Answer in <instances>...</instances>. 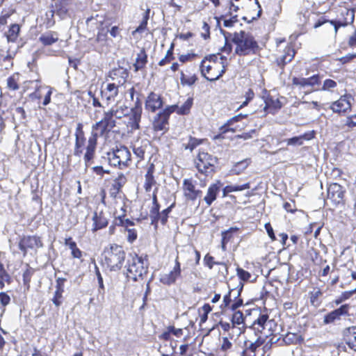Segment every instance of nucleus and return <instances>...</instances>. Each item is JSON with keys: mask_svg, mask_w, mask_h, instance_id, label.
Returning <instances> with one entry per match:
<instances>
[{"mask_svg": "<svg viewBox=\"0 0 356 356\" xmlns=\"http://www.w3.org/2000/svg\"><path fill=\"white\" fill-rule=\"evenodd\" d=\"M152 207L149 211V217L151 219V224L154 225L156 227H157V224L159 222V209L160 206L157 201V197L155 194L153 195L152 197Z\"/></svg>", "mask_w": 356, "mask_h": 356, "instance_id": "obj_23", "label": "nucleus"}, {"mask_svg": "<svg viewBox=\"0 0 356 356\" xmlns=\"http://www.w3.org/2000/svg\"><path fill=\"white\" fill-rule=\"evenodd\" d=\"M195 77L191 76L190 78H186L183 72H181V82L183 85H188L191 86L195 82Z\"/></svg>", "mask_w": 356, "mask_h": 356, "instance_id": "obj_61", "label": "nucleus"}, {"mask_svg": "<svg viewBox=\"0 0 356 356\" xmlns=\"http://www.w3.org/2000/svg\"><path fill=\"white\" fill-rule=\"evenodd\" d=\"M233 290H229V293L223 297V304L220 305V308L224 309L228 307L232 301L231 294Z\"/></svg>", "mask_w": 356, "mask_h": 356, "instance_id": "obj_59", "label": "nucleus"}, {"mask_svg": "<svg viewBox=\"0 0 356 356\" xmlns=\"http://www.w3.org/2000/svg\"><path fill=\"white\" fill-rule=\"evenodd\" d=\"M10 298L4 292L0 293V302L3 306H6L10 303Z\"/></svg>", "mask_w": 356, "mask_h": 356, "instance_id": "obj_64", "label": "nucleus"}, {"mask_svg": "<svg viewBox=\"0 0 356 356\" xmlns=\"http://www.w3.org/2000/svg\"><path fill=\"white\" fill-rule=\"evenodd\" d=\"M106 32L109 33L113 38L122 37L120 28L118 26H112L110 29L107 30Z\"/></svg>", "mask_w": 356, "mask_h": 356, "instance_id": "obj_62", "label": "nucleus"}, {"mask_svg": "<svg viewBox=\"0 0 356 356\" xmlns=\"http://www.w3.org/2000/svg\"><path fill=\"white\" fill-rule=\"evenodd\" d=\"M248 114H242V113L236 115L227 121V125H234V124L235 122H239V121L242 120L243 119L246 118L248 117Z\"/></svg>", "mask_w": 356, "mask_h": 356, "instance_id": "obj_55", "label": "nucleus"}, {"mask_svg": "<svg viewBox=\"0 0 356 356\" xmlns=\"http://www.w3.org/2000/svg\"><path fill=\"white\" fill-rule=\"evenodd\" d=\"M149 9H147L144 15H143V19L140 23V24L138 26V28L136 29V30H134L133 32H132V35H135L137 33H142L146 29H147V21L149 19Z\"/></svg>", "mask_w": 356, "mask_h": 356, "instance_id": "obj_37", "label": "nucleus"}, {"mask_svg": "<svg viewBox=\"0 0 356 356\" xmlns=\"http://www.w3.org/2000/svg\"><path fill=\"white\" fill-rule=\"evenodd\" d=\"M43 246L41 238L38 236H26L21 238L19 242V248L25 255L29 250H37Z\"/></svg>", "mask_w": 356, "mask_h": 356, "instance_id": "obj_8", "label": "nucleus"}, {"mask_svg": "<svg viewBox=\"0 0 356 356\" xmlns=\"http://www.w3.org/2000/svg\"><path fill=\"white\" fill-rule=\"evenodd\" d=\"M113 128V126L101 120L92 125V134L89 138L95 139V141L97 142L99 136H102L104 134L108 133Z\"/></svg>", "mask_w": 356, "mask_h": 356, "instance_id": "obj_12", "label": "nucleus"}, {"mask_svg": "<svg viewBox=\"0 0 356 356\" xmlns=\"http://www.w3.org/2000/svg\"><path fill=\"white\" fill-rule=\"evenodd\" d=\"M346 341L350 348L356 350V327L348 329L346 334Z\"/></svg>", "mask_w": 356, "mask_h": 356, "instance_id": "obj_31", "label": "nucleus"}, {"mask_svg": "<svg viewBox=\"0 0 356 356\" xmlns=\"http://www.w3.org/2000/svg\"><path fill=\"white\" fill-rule=\"evenodd\" d=\"M163 105V101L160 95L154 92H151L147 97L145 102V108L151 112H155Z\"/></svg>", "mask_w": 356, "mask_h": 356, "instance_id": "obj_16", "label": "nucleus"}, {"mask_svg": "<svg viewBox=\"0 0 356 356\" xmlns=\"http://www.w3.org/2000/svg\"><path fill=\"white\" fill-rule=\"evenodd\" d=\"M154 166L152 164L147 171L145 175V181L144 184V188L146 191H150L153 185L156 184V181L154 179L153 173H154Z\"/></svg>", "mask_w": 356, "mask_h": 356, "instance_id": "obj_29", "label": "nucleus"}, {"mask_svg": "<svg viewBox=\"0 0 356 356\" xmlns=\"http://www.w3.org/2000/svg\"><path fill=\"white\" fill-rule=\"evenodd\" d=\"M92 220L93 227L92 228V231L93 232L106 227L108 225V220L104 216L102 212H100L99 213L95 212L93 215Z\"/></svg>", "mask_w": 356, "mask_h": 356, "instance_id": "obj_24", "label": "nucleus"}, {"mask_svg": "<svg viewBox=\"0 0 356 356\" xmlns=\"http://www.w3.org/2000/svg\"><path fill=\"white\" fill-rule=\"evenodd\" d=\"M250 344L248 345V342H245L247 346V349L251 350L252 353H254L256 350L263 343V340L261 339L260 337H258L255 341L252 342L249 341Z\"/></svg>", "mask_w": 356, "mask_h": 356, "instance_id": "obj_49", "label": "nucleus"}, {"mask_svg": "<svg viewBox=\"0 0 356 356\" xmlns=\"http://www.w3.org/2000/svg\"><path fill=\"white\" fill-rule=\"evenodd\" d=\"M180 263L178 261V257L175 259V265L173 269L168 273H164L160 275V282L170 286L175 284L176 280L181 275Z\"/></svg>", "mask_w": 356, "mask_h": 356, "instance_id": "obj_10", "label": "nucleus"}, {"mask_svg": "<svg viewBox=\"0 0 356 356\" xmlns=\"http://www.w3.org/2000/svg\"><path fill=\"white\" fill-rule=\"evenodd\" d=\"M122 86H118L117 83H108L104 88L101 90V97L105 101L107 106L114 102L120 96V90Z\"/></svg>", "mask_w": 356, "mask_h": 356, "instance_id": "obj_7", "label": "nucleus"}, {"mask_svg": "<svg viewBox=\"0 0 356 356\" xmlns=\"http://www.w3.org/2000/svg\"><path fill=\"white\" fill-rule=\"evenodd\" d=\"M148 261L147 256L144 258L137 254L131 255V259L129 261L127 276L134 281L143 279L147 275Z\"/></svg>", "mask_w": 356, "mask_h": 356, "instance_id": "obj_3", "label": "nucleus"}, {"mask_svg": "<svg viewBox=\"0 0 356 356\" xmlns=\"http://www.w3.org/2000/svg\"><path fill=\"white\" fill-rule=\"evenodd\" d=\"M249 165V162L248 160H243L240 162L236 163L234 166L232 168V171L236 175L242 172Z\"/></svg>", "mask_w": 356, "mask_h": 356, "instance_id": "obj_42", "label": "nucleus"}, {"mask_svg": "<svg viewBox=\"0 0 356 356\" xmlns=\"http://www.w3.org/2000/svg\"><path fill=\"white\" fill-rule=\"evenodd\" d=\"M241 129H239V130ZM238 130V127H234L233 125H227V122L220 127V131H222V134H226L228 131L234 133Z\"/></svg>", "mask_w": 356, "mask_h": 356, "instance_id": "obj_60", "label": "nucleus"}, {"mask_svg": "<svg viewBox=\"0 0 356 356\" xmlns=\"http://www.w3.org/2000/svg\"><path fill=\"white\" fill-rule=\"evenodd\" d=\"M107 156L109 164L120 169L129 166L131 161V152L124 146H120L113 152H108Z\"/></svg>", "mask_w": 356, "mask_h": 356, "instance_id": "obj_4", "label": "nucleus"}, {"mask_svg": "<svg viewBox=\"0 0 356 356\" xmlns=\"http://www.w3.org/2000/svg\"><path fill=\"white\" fill-rule=\"evenodd\" d=\"M58 40V35L57 33L49 31L42 34L39 38V41L42 44L47 46L51 45Z\"/></svg>", "mask_w": 356, "mask_h": 356, "instance_id": "obj_27", "label": "nucleus"}, {"mask_svg": "<svg viewBox=\"0 0 356 356\" xmlns=\"http://www.w3.org/2000/svg\"><path fill=\"white\" fill-rule=\"evenodd\" d=\"M193 103V99L188 97L186 101L181 106L172 105L170 107H173V112H176L179 115H187L189 113Z\"/></svg>", "mask_w": 356, "mask_h": 356, "instance_id": "obj_25", "label": "nucleus"}, {"mask_svg": "<svg viewBox=\"0 0 356 356\" xmlns=\"http://www.w3.org/2000/svg\"><path fill=\"white\" fill-rule=\"evenodd\" d=\"M133 151L139 160L143 159L145 149L143 146L137 147L136 145H134Z\"/></svg>", "mask_w": 356, "mask_h": 356, "instance_id": "obj_57", "label": "nucleus"}, {"mask_svg": "<svg viewBox=\"0 0 356 356\" xmlns=\"http://www.w3.org/2000/svg\"><path fill=\"white\" fill-rule=\"evenodd\" d=\"M19 31L20 27L18 24H12L8 31L6 33V38L8 41L12 42H15L19 36Z\"/></svg>", "mask_w": 356, "mask_h": 356, "instance_id": "obj_32", "label": "nucleus"}, {"mask_svg": "<svg viewBox=\"0 0 356 356\" xmlns=\"http://www.w3.org/2000/svg\"><path fill=\"white\" fill-rule=\"evenodd\" d=\"M228 34L231 37L232 42L236 45L235 54L245 56L255 54L259 50L257 41L250 33L241 31Z\"/></svg>", "mask_w": 356, "mask_h": 356, "instance_id": "obj_1", "label": "nucleus"}, {"mask_svg": "<svg viewBox=\"0 0 356 356\" xmlns=\"http://www.w3.org/2000/svg\"><path fill=\"white\" fill-rule=\"evenodd\" d=\"M102 256L104 265L110 270L117 271L121 269L124 264L125 252L122 246L117 244H111L105 248Z\"/></svg>", "mask_w": 356, "mask_h": 356, "instance_id": "obj_2", "label": "nucleus"}, {"mask_svg": "<svg viewBox=\"0 0 356 356\" xmlns=\"http://www.w3.org/2000/svg\"><path fill=\"white\" fill-rule=\"evenodd\" d=\"M173 107H167L157 115L153 124L156 131H164L168 129V118L170 115L173 113Z\"/></svg>", "mask_w": 356, "mask_h": 356, "instance_id": "obj_9", "label": "nucleus"}, {"mask_svg": "<svg viewBox=\"0 0 356 356\" xmlns=\"http://www.w3.org/2000/svg\"><path fill=\"white\" fill-rule=\"evenodd\" d=\"M115 115H116V113H113V109L111 107L109 110L104 112L102 120L114 127L115 126V121L113 120Z\"/></svg>", "mask_w": 356, "mask_h": 356, "instance_id": "obj_39", "label": "nucleus"}, {"mask_svg": "<svg viewBox=\"0 0 356 356\" xmlns=\"http://www.w3.org/2000/svg\"><path fill=\"white\" fill-rule=\"evenodd\" d=\"M292 84L299 87L300 89H305L306 88V78L302 77H293L292 79Z\"/></svg>", "mask_w": 356, "mask_h": 356, "instance_id": "obj_50", "label": "nucleus"}, {"mask_svg": "<svg viewBox=\"0 0 356 356\" xmlns=\"http://www.w3.org/2000/svg\"><path fill=\"white\" fill-rule=\"evenodd\" d=\"M183 190L185 197L190 200H195L202 196V191L195 189L192 179H185L183 181Z\"/></svg>", "mask_w": 356, "mask_h": 356, "instance_id": "obj_11", "label": "nucleus"}, {"mask_svg": "<svg viewBox=\"0 0 356 356\" xmlns=\"http://www.w3.org/2000/svg\"><path fill=\"white\" fill-rule=\"evenodd\" d=\"M314 137V131L305 133L302 135L286 139L287 145L300 146L303 144L304 140H311Z\"/></svg>", "mask_w": 356, "mask_h": 356, "instance_id": "obj_21", "label": "nucleus"}, {"mask_svg": "<svg viewBox=\"0 0 356 356\" xmlns=\"http://www.w3.org/2000/svg\"><path fill=\"white\" fill-rule=\"evenodd\" d=\"M56 13L61 18H65L67 14V6L56 4Z\"/></svg>", "mask_w": 356, "mask_h": 356, "instance_id": "obj_52", "label": "nucleus"}, {"mask_svg": "<svg viewBox=\"0 0 356 356\" xmlns=\"http://www.w3.org/2000/svg\"><path fill=\"white\" fill-rule=\"evenodd\" d=\"M342 187L338 184H332L327 188V198L335 203H339L343 198Z\"/></svg>", "mask_w": 356, "mask_h": 356, "instance_id": "obj_15", "label": "nucleus"}, {"mask_svg": "<svg viewBox=\"0 0 356 356\" xmlns=\"http://www.w3.org/2000/svg\"><path fill=\"white\" fill-rule=\"evenodd\" d=\"M204 60L209 64H212L213 63H227V58L223 56H220V57L218 58L216 55H210L209 57H206Z\"/></svg>", "mask_w": 356, "mask_h": 356, "instance_id": "obj_44", "label": "nucleus"}, {"mask_svg": "<svg viewBox=\"0 0 356 356\" xmlns=\"http://www.w3.org/2000/svg\"><path fill=\"white\" fill-rule=\"evenodd\" d=\"M345 15L347 16L344 22L339 21H330V23L334 25L335 33L337 32L338 29L340 26H346L349 24H352L354 21L355 10H346Z\"/></svg>", "mask_w": 356, "mask_h": 356, "instance_id": "obj_26", "label": "nucleus"}, {"mask_svg": "<svg viewBox=\"0 0 356 356\" xmlns=\"http://www.w3.org/2000/svg\"><path fill=\"white\" fill-rule=\"evenodd\" d=\"M110 77L113 81V83H117L118 86H123L128 77V72L123 67L115 68L110 72Z\"/></svg>", "mask_w": 356, "mask_h": 356, "instance_id": "obj_18", "label": "nucleus"}, {"mask_svg": "<svg viewBox=\"0 0 356 356\" xmlns=\"http://www.w3.org/2000/svg\"><path fill=\"white\" fill-rule=\"evenodd\" d=\"M320 85L321 79L318 75L316 74L309 78H306V88H310V89L305 92V93L308 94L313 91L318 90Z\"/></svg>", "mask_w": 356, "mask_h": 356, "instance_id": "obj_28", "label": "nucleus"}, {"mask_svg": "<svg viewBox=\"0 0 356 356\" xmlns=\"http://www.w3.org/2000/svg\"><path fill=\"white\" fill-rule=\"evenodd\" d=\"M216 163V157L207 152H200L195 160V166L200 172L209 175L213 172Z\"/></svg>", "mask_w": 356, "mask_h": 356, "instance_id": "obj_6", "label": "nucleus"}, {"mask_svg": "<svg viewBox=\"0 0 356 356\" xmlns=\"http://www.w3.org/2000/svg\"><path fill=\"white\" fill-rule=\"evenodd\" d=\"M295 56V51L291 46H286L284 49V52L277 56L276 63L281 69H284L285 65L292 60Z\"/></svg>", "mask_w": 356, "mask_h": 356, "instance_id": "obj_17", "label": "nucleus"}, {"mask_svg": "<svg viewBox=\"0 0 356 356\" xmlns=\"http://www.w3.org/2000/svg\"><path fill=\"white\" fill-rule=\"evenodd\" d=\"M202 143V140H198L195 138L190 137L187 144H184L186 149L193 150L197 145Z\"/></svg>", "mask_w": 356, "mask_h": 356, "instance_id": "obj_45", "label": "nucleus"}, {"mask_svg": "<svg viewBox=\"0 0 356 356\" xmlns=\"http://www.w3.org/2000/svg\"><path fill=\"white\" fill-rule=\"evenodd\" d=\"M149 9H147L144 15H143V19L140 23V24L138 26V28L136 29V30H134L133 32H132V35H135L137 33H142L146 29H147V21L149 19Z\"/></svg>", "mask_w": 356, "mask_h": 356, "instance_id": "obj_38", "label": "nucleus"}, {"mask_svg": "<svg viewBox=\"0 0 356 356\" xmlns=\"http://www.w3.org/2000/svg\"><path fill=\"white\" fill-rule=\"evenodd\" d=\"M337 82L332 79H326L323 82L322 90L331 91L333 88L337 87Z\"/></svg>", "mask_w": 356, "mask_h": 356, "instance_id": "obj_53", "label": "nucleus"}, {"mask_svg": "<svg viewBox=\"0 0 356 356\" xmlns=\"http://www.w3.org/2000/svg\"><path fill=\"white\" fill-rule=\"evenodd\" d=\"M11 282L10 276L7 273L4 269L3 265L0 263V286L1 289L4 287V283L10 284Z\"/></svg>", "mask_w": 356, "mask_h": 356, "instance_id": "obj_41", "label": "nucleus"}, {"mask_svg": "<svg viewBox=\"0 0 356 356\" xmlns=\"http://www.w3.org/2000/svg\"><path fill=\"white\" fill-rule=\"evenodd\" d=\"M142 108L140 106H136L129 110V121L128 124L132 129H139V122L141 118Z\"/></svg>", "mask_w": 356, "mask_h": 356, "instance_id": "obj_19", "label": "nucleus"}, {"mask_svg": "<svg viewBox=\"0 0 356 356\" xmlns=\"http://www.w3.org/2000/svg\"><path fill=\"white\" fill-rule=\"evenodd\" d=\"M227 63H213L212 64L207 63L205 60H202L200 65L202 75L208 81H214L220 79L226 71Z\"/></svg>", "mask_w": 356, "mask_h": 356, "instance_id": "obj_5", "label": "nucleus"}, {"mask_svg": "<svg viewBox=\"0 0 356 356\" xmlns=\"http://www.w3.org/2000/svg\"><path fill=\"white\" fill-rule=\"evenodd\" d=\"M96 146H97V142L95 141V139L88 138V145L86 147V152L85 153L84 158H83L86 168H88L90 166V161L94 158Z\"/></svg>", "mask_w": 356, "mask_h": 356, "instance_id": "obj_20", "label": "nucleus"}, {"mask_svg": "<svg viewBox=\"0 0 356 356\" xmlns=\"http://www.w3.org/2000/svg\"><path fill=\"white\" fill-rule=\"evenodd\" d=\"M220 188V183L211 184L207 191L204 200L208 206H210L216 199L217 194L219 193Z\"/></svg>", "mask_w": 356, "mask_h": 356, "instance_id": "obj_22", "label": "nucleus"}, {"mask_svg": "<svg viewBox=\"0 0 356 356\" xmlns=\"http://www.w3.org/2000/svg\"><path fill=\"white\" fill-rule=\"evenodd\" d=\"M237 230V228L231 227L228 230L222 232V243H227L232 238V233Z\"/></svg>", "mask_w": 356, "mask_h": 356, "instance_id": "obj_54", "label": "nucleus"}, {"mask_svg": "<svg viewBox=\"0 0 356 356\" xmlns=\"http://www.w3.org/2000/svg\"><path fill=\"white\" fill-rule=\"evenodd\" d=\"M113 113H116L115 118L118 119L122 118L123 116H126L129 115V108L126 106H118V104H116L115 106H113Z\"/></svg>", "mask_w": 356, "mask_h": 356, "instance_id": "obj_35", "label": "nucleus"}, {"mask_svg": "<svg viewBox=\"0 0 356 356\" xmlns=\"http://www.w3.org/2000/svg\"><path fill=\"white\" fill-rule=\"evenodd\" d=\"M268 318L267 314L260 315L259 317L256 319L250 328L253 329L255 332H262L265 328V324Z\"/></svg>", "mask_w": 356, "mask_h": 356, "instance_id": "obj_30", "label": "nucleus"}, {"mask_svg": "<svg viewBox=\"0 0 356 356\" xmlns=\"http://www.w3.org/2000/svg\"><path fill=\"white\" fill-rule=\"evenodd\" d=\"M250 186L249 183H246L243 185H232V186H227L223 189V195L225 196L227 193L234 192V191H243L245 189L250 188Z\"/></svg>", "mask_w": 356, "mask_h": 356, "instance_id": "obj_36", "label": "nucleus"}, {"mask_svg": "<svg viewBox=\"0 0 356 356\" xmlns=\"http://www.w3.org/2000/svg\"><path fill=\"white\" fill-rule=\"evenodd\" d=\"M137 238V232L134 229H127V240L129 243H133Z\"/></svg>", "mask_w": 356, "mask_h": 356, "instance_id": "obj_63", "label": "nucleus"}, {"mask_svg": "<svg viewBox=\"0 0 356 356\" xmlns=\"http://www.w3.org/2000/svg\"><path fill=\"white\" fill-rule=\"evenodd\" d=\"M350 97L347 95L341 96L339 99L334 102L330 106V108L334 113H346L350 110L351 104L350 102Z\"/></svg>", "mask_w": 356, "mask_h": 356, "instance_id": "obj_14", "label": "nucleus"}, {"mask_svg": "<svg viewBox=\"0 0 356 356\" xmlns=\"http://www.w3.org/2000/svg\"><path fill=\"white\" fill-rule=\"evenodd\" d=\"M126 181L127 179L125 176L122 173H120L115 179L114 183L112 186L115 187V188H118L120 190V188L125 184Z\"/></svg>", "mask_w": 356, "mask_h": 356, "instance_id": "obj_46", "label": "nucleus"}, {"mask_svg": "<svg viewBox=\"0 0 356 356\" xmlns=\"http://www.w3.org/2000/svg\"><path fill=\"white\" fill-rule=\"evenodd\" d=\"M64 291V289H56L54 296L52 298L53 303L56 306L59 307L62 303V298H63V293Z\"/></svg>", "mask_w": 356, "mask_h": 356, "instance_id": "obj_47", "label": "nucleus"}, {"mask_svg": "<svg viewBox=\"0 0 356 356\" xmlns=\"http://www.w3.org/2000/svg\"><path fill=\"white\" fill-rule=\"evenodd\" d=\"M171 208L172 206L164 209L161 213H159V221L160 220L163 225L165 224L167 222L168 213L171 211Z\"/></svg>", "mask_w": 356, "mask_h": 356, "instance_id": "obj_56", "label": "nucleus"}, {"mask_svg": "<svg viewBox=\"0 0 356 356\" xmlns=\"http://www.w3.org/2000/svg\"><path fill=\"white\" fill-rule=\"evenodd\" d=\"M282 107V104L278 99L273 100L272 99H268L266 102V108H273L274 109H280Z\"/></svg>", "mask_w": 356, "mask_h": 356, "instance_id": "obj_51", "label": "nucleus"}, {"mask_svg": "<svg viewBox=\"0 0 356 356\" xmlns=\"http://www.w3.org/2000/svg\"><path fill=\"white\" fill-rule=\"evenodd\" d=\"M236 270H237V275L243 281H247L251 277V275L250 273H248V271H246L241 268H238Z\"/></svg>", "mask_w": 356, "mask_h": 356, "instance_id": "obj_58", "label": "nucleus"}, {"mask_svg": "<svg viewBox=\"0 0 356 356\" xmlns=\"http://www.w3.org/2000/svg\"><path fill=\"white\" fill-rule=\"evenodd\" d=\"M147 54L144 49H142L139 54H138L136 63L134 66L136 71L143 69L147 63Z\"/></svg>", "mask_w": 356, "mask_h": 356, "instance_id": "obj_33", "label": "nucleus"}, {"mask_svg": "<svg viewBox=\"0 0 356 356\" xmlns=\"http://www.w3.org/2000/svg\"><path fill=\"white\" fill-rule=\"evenodd\" d=\"M348 305H343L339 308L330 312L325 316L323 322L325 324L334 323L337 320H339L342 316H346L348 312Z\"/></svg>", "mask_w": 356, "mask_h": 356, "instance_id": "obj_13", "label": "nucleus"}, {"mask_svg": "<svg viewBox=\"0 0 356 356\" xmlns=\"http://www.w3.org/2000/svg\"><path fill=\"white\" fill-rule=\"evenodd\" d=\"M244 321L243 314L241 311H236L232 316V322L234 325H241Z\"/></svg>", "mask_w": 356, "mask_h": 356, "instance_id": "obj_48", "label": "nucleus"}, {"mask_svg": "<svg viewBox=\"0 0 356 356\" xmlns=\"http://www.w3.org/2000/svg\"><path fill=\"white\" fill-rule=\"evenodd\" d=\"M65 243L72 250V255L74 258L80 259L82 257V252L77 248L76 243L72 241V238L65 239Z\"/></svg>", "mask_w": 356, "mask_h": 356, "instance_id": "obj_34", "label": "nucleus"}, {"mask_svg": "<svg viewBox=\"0 0 356 356\" xmlns=\"http://www.w3.org/2000/svg\"><path fill=\"white\" fill-rule=\"evenodd\" d=\"M300 340V336L296 333H287L284 336L282 341L286 345L298 343Z\"/></svg>", "mask_w": 356, "mask_h": 356, "instance_id": "obj_40", "label": "nucleus"}, {"mask_svg": "<svg viewBox=\"0 0 356 356\" xmlns=\"http://www.w3.org/2000/svg\"><path fill=\"white\" fill-rule=\"evenodd\" d=\"M18 74L10 76L7 79V86L9 89L16 90L19 88L18 86Z\"/></svg>", "mask_w": 356, "mask_h": 356, "instance_id": "obj_43", "label": "nucleus"}]
</instances>
